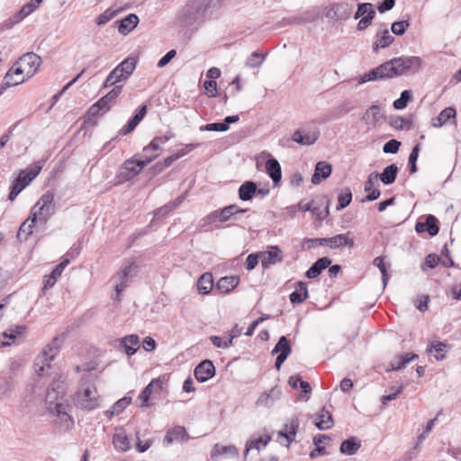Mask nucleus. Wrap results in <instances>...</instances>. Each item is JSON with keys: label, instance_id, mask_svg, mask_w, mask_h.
Wrapping results in <instances>:
<instances>
[{"label": "nucleus", "instance_id": "f257e3e1", "mask_svg": "<svg viewBox=\"0 0 461 461\" xmlns=\"http://www.w3.org/2000/svg\"><path fill=\"white\" fill-rule=\"evenodd\" d=\"M422 64V59L417 56L393 58L360 76L358 83L365 84L368 81L393 78L403 74H415L419 72Z\"/></svg>", "mask_w": 461, "mask_h": 461}, {"label": "nucleus", "instance_id": "f03ea898", "mask_svg": "<svg viewBox=\"0 0 461 461\" xmlns=\"http://www.w3.org/2000/svg\"><path fill=\"white\" fill-rule=\"evenodd\" d=\"M221 0H187L176 14V22L182 28L194 27L197 30L212 19L221 7Z\"/></svg>", "mask_w": 461, "mask_h": 461}, {"label": "nucleus", "instance_id": "7ed1b4c3", "mask_svg": "<svg viewBox=\"0 0 461 461\" xmlns=\"http://www.w3.org/2000/svg\"><path fill=\"white\" fill-rule=\"evenodd\" d=\"M122 91V86H115L104 96L92 104L85 115L80 130H85L88 126L94 127L97 125L96 117L99 115V113L104 109L106 111L110 110V103L114 101L121 95Z\"/></svg>", "mask_w": 461, "mask_h": 461}, {"label": "nucleus", "instance_id": "20e7f679", "mask_svg": "<svg viewBox=\"0 0 461 461\" xmlns=\"http://www.w3.org/2000/svg\"><path fill=\"white\" fill-rule=\"evenodd\" d=\"M76 407L83 411H93L100 406L99 395L95 384L83 382L74 397Z\"/></svg>", "mask_w": 461, "mask_h": 461}, {"label": "nucleus", "instance_id": "39448f33", "mask_svg": "<svg viewBox=\"0 0 461 461\" xmlns=\"http://www.w3.org/2000/svg\"><path fill=\"white\" fill-rule=\"evenodd\" d=\"M56 212L54 202V193L51 191L45 192L39 201L32 206L30 213H35L36 222L44 229L49 220Z\"/></svg>", "mask_w": 461, "mask_h": 461}, {"label": "nucleus", "instance_id": "423d86ee", "mask_svg": "<svg viewBox=\"0 0 461 461\" xmlns=\"http://www.w3.org/2000/svg\"><path fill=\"white\" fill-rule=\"evenodd\" d=\"M158 157V154L151 156L136 154L122 163L118 176L122 181H129L135 177L148 164Z\"/></svg>", "mask_w": 461, "mask_h": 461}, {"label": "nucleus", "instance_id": "0eeeda50", "mask_svg": "<svg viewBox=\"0 0 461 461\" xmlns=\"http://www.w3.org/2000/svg\"><path fill=\"white\" fill-rule=\"evenodd\" d=\"M349 232L345 234H337L330 238H305L303 240V246L307 249H312L317 246H327L331 249H339L341 247L353 248L355 245L354 240L348 237Z\"/></svg>", "mask_w": 461, "mask_h": 461}, {"label": "nucleus", "instance_id": "6e6552de", "mask_svg": "<svg viewBox=\"0 0 461 461\" xmlns=\"http://www.w3.org/2000/svg\"><path fill=\"white\" fill-rule=\"evenodd\" d=\"M42 165L37 162L32 167L21 170L19 176L12 182L8 199L14 201L17 195L40 174Z\"/></svg>", "mask_w": 461, "mask_h": 461}, {"label": "nucleus", "instance_id": "1a4fd4ad", "mask_svg": "<svg viewBox=\"0 0 461 461\" xmlns=\"http://www.w3.org/2000/svg\"><path fill=\"white\" fill-rule=\"evenodd\" d=\"M41 62L40 56L33 52H28L23 55L18 61L14 63L16 65H23V68L25 71L27 78L32 77L38 70Z\"/></svg>", "mask_w": 461, "mask_h": 461}, {"label": "nucleus", "instance_id": "9d476101", "mask_svg": "<svg viewBox=\"0 0 461 461\" xmlns=\"http://www.w3.org/2000/svg\"><path fill=\"white\" fill-rule=\"evenodd\" d=\"M438 220L433 214L425 216V221H418L415 224V230L417 233L427 231L430 237L436 236L439 231Z\"/></svg>", "mask_w": 461, "mask_h": 461}, {"label": "nucleus", "instance_id": "9b49d317", "mask_svg": "<svg viewBox=\"0 0 461 461\" xmlns=\"http://www.w3.org/2000/svg\"><path fill=\"white\" fill-rule=\"evenodd\" d=\"M194 377L200 383H203L215 375V366L212 360L205 359L200 362L194 368Z\"/></svg>", "mask_w": 461, "mask_h": 461}, {"label": "nucleus", "instance_id": "f8f14e48", "mask_svg": "<svg viewBox=\"0 0 461 461\" xmlns=\"http://www.w3.org/2000/svg\"><path fill=\"white\" fill-rule=\"evenodd\" d=\"M163 389V380L161 377L152 379L149 384L141 391L138 400L140 401V407H149V400L152 393H160Z\"/></svg>", "mask_w": 461, "mask_h": 461}, {"label": "nucleus", "instance_id": "ddd939ff", "mask_svg": "<svg viewBox=\"0 0 461 461\" xmlns=\"http://www.w3.org/2000/svg\"><path fill=\"white\" fill-rule=\"evenodd\" d=\"M138 266L134 262L125 266L119 273L118 276L121 282L115 285L116 296L113 300H120V294L126 289L127 282L130 281L131 273L134 271L137 274Z\"/></svg>", "mask_w": 461, "mask_h": 461}, {"label": "nucleus", "instance_id": "4468645a", "mask_svg": "<svg viewBox=\"0 0 461 461\" xmlns=\"http://www.w3.org/2000/svg\"><path fill=\"white\" fill-rule=\"evenodd\" d=\"M147 104L140 105L134 112L133 115L130 118L127 123L120 130L121 135H126L131 132L137 125L142 121L147 113Z\"/></svg>", "mask_w": 461, "mask_h": 461}, {"label": "nucleus", "instance_id": "2eb2a0df", "mask_svg": "<svg viewBox=\"0 0 461 461\" xmlns=\"http://www.w3.org/2000/svg\"><path fill=\"white\" fill-rule=\"evenodd\" d=\"M33 228H41L36 222L35 213H30L29 217L21 224L18 232L17 239L19 241H26L32 234Z\"/></svg>", "mask_w": 461, "mask_h": 461}, {"label": "nucleus", "instance_id": "dca6fc26", "mask_svg": "<svg viewBox=\"0 0 461 461\" xmlns=\"http://www.w3.org/2000/svg\"><path fill=\"white\" fill-rule=\"evenodd\" d=\"M377 40L373 42L372 49L375 52H378L379 49H384L390 46L394 38L390 34L385 24H382L376 33Z\"/></svg>", "mask_w": 461, "mask_h": 461}, {"label": "nucleus", "instance_id": "f3484780", "mask_svg": "<svg viewBox=\"0 0 461 461\" xmlns=\"http://www.w3.org/2000/svg\"><path fill=\"white\" fill-rule=\"evenodd\" d=\"M283 261V254L277 246H269L267 251L261 252V264L264 268Z\"/></svg>", "mask_w": 461, "mask_h": 461}, {"label": "nucleus", "instance_id": "a211bd4d", "mask_svg": "<svg viewBox=\"0 0 461 461\" xmlns=\"http://www.w3.org/2000/svg\"><path fill=\"white\" fill-rule=\"evenodd\" d=\"M298 428L299 419L297 417H294L289 420V422L285 423L283 429L278 432V438H285L286 446H289L294 441Z\"/></svg>", "mask_w": 461, "mask_h": 461}, {"label": "nucleus", "instance_id": "6ab92c4d", "mask_svg": "<svg viewBox=\"0 0 461 461\" xmlns=\"http://www.w3.org/2000/svg\"><path fill=\"white\" fill-rule=\"evenodd\" d=\"M332 173V166L326 161H319L315 165L313 175L312 176V183L319 185L326 180Z\"/></svg>", "mask_w": 461, "mask_h": 461}, {"label": "nucleus", "instance_id": "aec40b11", "mask_svg": "<svg viewBox=\"0 0 461 461\" xmlns=\"http://www.w3.org/2000/svg\"><path fill=\"white\" fill-rule=\"evenodd\" d=\"M399 172V167L396 164L393 163L384 168L382 173L376 172L375 179H380L384 185H389L395 182Z\"/></svg>", "mask_w": 461, "mask_h": 461}, {"label": "nucleus", "instance_id": "412c9836", "mask_svg": "<svg viewBox=\"0 0 461 461\" xmlns=\"http://www.w3.org/2000/svg\"><path fill=\"white\" fill-rule=\"evenodd\" d=\"M319 137L320 132L318 131H315L312 133H303V130L298 129L293 133L292 140L300 145L310 146L314 144Z\"/></svg>", "mask_w": 461, "mask_h": 461}, {"label": "nucleus", "instance_id": "4be33fe9", "mask_svg": "<svg viewBox=\"0 0 461 461\" xmlns=\"http://www.w3.org/2000/svg\"><path fill=\"white\" fill-rule=\"evenodd\" d=\"M331 262V259L328 257L318 258L306 271L305 276L309 279H314L318 277L324 269L330 267Z\"/></svg>", "mask_w": 461, "mask_h": 461}, {"label": "nucleus", "instance_id": "5701e85b", "mask_svg": "<svg viewBox=\"0 0 461 461\" xmlns=\"http://www.w3.org/2000/svg\"><path fill=\"white\" fill-rule=\"evenodd\" d=\"M68 264L69 258H64L58 266H56V267L49 276H45L43 279V289L52 287L56 284L58 278L61 276L62 272Z\"/></svg>", "mask_w": 461, "mask_h": 461}, {"label": "nucleus", "instance_id": "b1692460", "mask_svg": "<svg viewBox=\"0 0 461 461\" xmlns=\"http://www.w3.org/2000/svg\"><path fill=\"white\" fill-rule=\"evenodd\" d=\"M139 17L135 14H130L122 20L116 21L118 24V32L122 35L129 34L138 24Z\"/></svg>", "mask_w": 461, "mask_h": 461}, {"label": "nucleus", "instance_id": "393cba45", "mask_svg": "<svg viewBox=\"0 0 461 461\" xmlns=\"http://www.w3.org/2000/svg\"><path fill=\"white\" fill-rule=\"evenodd\" d=\"M314 424L320 430L331 429L334 426L332 414L325 407H322L317 414Z\"/></svg>", "mask_w": 461, "mask_h": 461}, {"label": "nucleus", "instance_id": "a878e982", "mask_svg": "<svg viewBox=\"0 0 461 461\" xmlns=\"http://www.w3.org/2000/svg\"><path fill=\"white\" fill-rule=\"evenodd\" d=\"M309 297L307 284L303 281L296 283L295 290L289 295L291 303L299 304L303 303Z\"/></svg>", "mask_w": 461, "mask_h": 461}, {"label": "nucleus", "instance_id": "bb28decb", "mask_svg": "<svg viewBox=\"0 0 461 461\" xmlns=\"http://www.w3.org/2000/svg\"><path fill=\"white\" fill-rule=\"evenodd\" d=\"M189 439V435L186 429L182 426H176L168 430L164 438V443L171 444L174 441H186Z\"/></svg>", "mask_w": 461, "mask_h": 461}, {"label": "nucleus", "instance_id": "cd10ccee", "mask_svg": "<svg viewBox=\"0 0 461 461\" xmlns=\"http://www.w3.org/2000/svg\"><path fill=\"white\" fill-rule=\"evenodd\" d=\"M31 7V5H27L25 4L19 11H17L15 14H14L11 17H9L7 20L4 22V28L11 29L15 24L23 21L25 17L30 15L32 13Z\"/></svg>", "mask_w": 461, "mask_h": 461}, {"label": "nucleus", "instance_id": "c85d7f7f", "mask_svg": "<svg viewBox=\"0 0 461 461\" xmlns=\"http://www.w3.org/2000/svg\"><path fill=\"white\" fill-rule=\"evenodd\" d=\"M266 171L274 184L276 185L281 181L282 170L277 159L271 157L266 161Z\"/></svg>", "mask_w": 461, "mask_h": 461}, {"label": "nucleus", "instance_id": "c756f323", "mask_svg": "<svg viewBox=\"0 0 461 461\" xmlns=\"http://www.w3.org/2000/svg\"><path fill=\"white\" fill-rule=\"evenodd\" d=\"M233 206H225L222 209L215 210L207 216L209 222H214L219 221L220 222H225L233 216Z\"/></svg>", "mask_w": 461, "mask_h": 461}, {"label": "nucleus", "instance_id": "7c9ffc66", "mask_svg": "<svg viewBox=\"0 0 461 461\" xmlns=\"http://www.w3.org/2000/svg\"><path fill=\"white\" fill-rule=\"evenodd\" d=\"M240 283V277L237 276L221 277L217 284L216 289L222 294H228L232 291Z\"/></svg>", "mask_w": 461, "mask_h": 461}, {"label": "nucleus", "instance_id": "2f4dec72", "mask_svg": "<svg viewBox=\"0 0 461 461\" xmlns=\"http://www.w3.org/2000/svg\"><path fill=\"white\" fill-rule=\"evenodd\" d=\"M361 447V441L357 437H349L342 441L339 451L343 455L352 456Z\"/></svg>", "mask_w": 461, "mask_h": 461}, {"label": "nucleus", "instance_id": "473e14b6", "mask_svg": "<svg viewBox=\"0 0 461 461\" xmlns=\"http://www.w3.org/2000/svg\"><path fill=\"white\" fill-rule=\"evenodd\" d=\"M258 191L257 184L253 181L244 182L239 188V197L242 201H250Z\"/></svg>", "mask_w": 461, "mask_h": 461}, {"label": "nucleus", "instance_id": "72a5a7b5", "mask_svg": "<svg viewBox=\"0 0 461 461\" xmlns=\"http://www.w3.org/2000/svg\"><path fill=\"white\" fill-rule=\"evenodd\" d=\"M137 64V59L133 57H128L122 60L115 68L119 74L122 75L124 80H126L134 71Z\"/></svg>", "mask_w": 461, "mask_h": 461}, {"label": "nucleus", "instance_id": "f704fd0d", "mask_svg": "<svg viewBox=\"0 0 461 461\" xmlns=\"http://www.w3.org/2000/svg\"><path fill=\"white\" fill-rule=\"evenodd\" d=\"M197 290L201 294H208L213 287L212 275L209 272L200 276L197 281Z\"/></svg>", "mask_w": 461, "mask_h": 461}, {"label": "nucleus", "instance_id": "c9c22d12", "mask_svg": "<svg viewBox=\"0 0 461 461\" xmlns=\"http://www.w3.org/2000/svg\"><path fill=\"white\" fill-rule=\"evenodd\" d=\"M139 344V337L135 334L125 336L121 339V346L124 348L125 352L129 357L136 353Z\"/></svg>", "mask_w": 461, "mask_h": 461}, {"label": "nucleus", "instance_id": "e433bc0d", "mask_svg": "<svg viewBox=\"0 0 461 461\" xmlns=\"http://www.w3.org/2000/svg\"><path fill=\"white\" fill-rule=\"evenodd\" d=\"M419 358V356L415 353H405L403 355L396 356L395 359L391 362V369L392 370H401L405 368L407 364L411 361Z\"/></svg>", "mask_w": 461, "mask_h": 461}, {"label": "nucleus", "instance_id": "4c0bfd02", "mask_svg": "<svg viewBox=\"0 0 461 461\" xmlns=\"http://www.w3.org/2000/svg\"><path fill=\"white\" fill-rule=\"evenodd\" d=\"M271 436L266 435L264 438L260 437L256 439H249L246 442L245 449H244V456L246 457L250 449L256 448L257 450H260L261 447H267V445L270 442Z\"/></svg>", "mask_w": 461, "mask_h": 461}, {"label": "nucleus", "instance_id": "58836bf2", "mask_svg": "<svg viewBox=\"0 0 461 461\" xmlns=\"http://www.w3.org/2000/svg\"><path fill=\"white\" fill-rule=\"evenodd\" d=\"M456 116V110L452 107L445 108L440 112V113L432 119V126L434 127H441L444 123H446L450 118H454Z\"/></svg>", "mask_w": 461, "mask_h": 461}, {"label": "nucleus", "instance_id": "ea45409f", "mask_svg": "<svg viewBox=\"0 0 461 461\" xmlns=\"http://www.w3.org/2000/svg\"><path fill=\"white\" fill-rule=\"evenodd\" d=\"M449 346L444 342L433 341L428 348L427 353L430 354L434 350L437 354L435 357L437 360H443L446 357L447 348Z\"/></svg>", "mask_w": 461, "mask_h": 461}, {"label": "nucleus", "instance_id": "a19ab883", "mask_svg": "<svg viewBox=\"0 0 461 461\" xmlns=\"http://www.w3.org/2000/svg\"><path fill=\"white\" fill-rule=\"evenodd\" d=\"M113 444L116 450L126 452L130 448V440L126 434L116 433L113 437Z\"/></svg>", "mask_w": 461, "mask_h": 461}, {"label": "nucleus", "instance_id": "79ce46f5", "mask_svg": "<svg viewBox=\"0 0 461 461\" xmlns=\"http://www.w3.org/2000/svg\"><path fill=\"white\" fill-rule=\"evenodd\" d=\"M335 10L338 17V21H345L348 20L352 13L353 6L348 3H334Z\"/></svg>", "mask_w": 461, "mask_h": 461}, {"label": "nucleus", "instance_id": "37998d69", "mask_svg": "<svg viewBox=\"0 0 461 461\" xmlns=\"http://www.w3.org/2000/svg\"><path fill=\"white\" fill-rule=\"evenodd\" d=\"M292 351L290 340L285 337L282 336L279 338L277 343L274 347V348L271 351L272 355L275 354H285V355H290Z\"/></svg>", "mask_w": 461, "mask_h": 461}, {"label": "nucleus", "instance_id": "c03bdc74", "mask_svg": "<svg viewBox=\"0 0 461 461\" xmlns=\"http://www.w3.org/2000/svg\"><path fill=\"white\" fill-rule=\"evenodd\" d=\"M390 125L396 130H411L413 128V122L411 119H405L402 116H395L391 118Z\"/></svg>", "mask_w": 461, "mask_h": 461}, {"label": "nucleus", "instance_id": "a18cd8bd", "mask_svg": "<svg viewBox=\"0 0 461 461\" xmlns=\"http://www.w3.org/2000/svg\"><path fill=\"white\" fill-rule=\"evenodd\" d=\"M420 149V143H417L411 149L409 159H408V169L410 174H414L418 171L417 167V160L419 157V152Z\"/></svg>", "mask_w": 461, "mask_h": 461}, {"label": "nucleus", "instance_id": "49530a36", "mask_svg": "<svg viewBox=\"0 0 461 461\" xmlns=\"http://www.w3.org/2000/svg\"><path fill=\"white\" fill-rule=\"evenodd\" d=\"M352 196L351 190L348 187L345 188L338 196L337 210L339 211L348 207L352 201Z\"/></svg>", "mask_w": 461, "mask_h": 461}, {"label": "nucleus", "instance_id": "de8ad7c7", "mask_svg": "<svg viewBox=\"0 0 461 461\" xmlns=\"http://www.w3.org/2000/svg\"><path fill=\"white\" fill-rule=\"evenodd\" d=\"M384 258H385L384 256H378L373 260V265L376 267L381 272L384 286L387 285L389 279V275L387 273V267L384 263Z\"/></svg>", "mask_w": 461, "mask_h": 461}, {"label": "nucleus", "instance_id": "09e8293b", "mask_svg": "<svg viewBox=\"0 0 461 461\" xmlns=\"http://www.w3.org/2000/svg\"><path fill=\"white\" fill-rule=\"evenodd\" d=\"M411 100V94L409 90H404L401 93V95L398 99H396L393 106L395 110H402L404 109L408 103Z\"/></svg>", "mask_w": 461, "mask_h": 461}, {"label": "nucleus", "instance_id": "8fccbe9b", "mask_svg": "<svg viewBox=\"0 0 461 461\" xmlns=\"http://www.w3.org/2000/svg\"><path fill=\"white\" fill-rule=\"evenodd\" d=\"M265 59V55L255 51L248 57L246 66L249 68H258L264 62Z\"/></svg>", "mask_w": 461, "mask_h": 461}, {"label": "nucleus", "instance_id": "3c124183", "mask_svg": "<svg viewBox=\"0 0 461 461\" xmlns=\"http://www.w3.org/2000/svg\"><path fill=\"white\" fill-rule=\"evenodd\" d=\"M410 25L411 23L409 20L394 22L391 26V30L393 34L401 36L405 33Z\"/></svg>", "mask_w": 461, "mask_h": 461}, {"label": "nucleus", "instance_id": "603ef678", "mask_svg": "<svg viewBox=\"0 0 461 461\" xmlns=\"http://www.w3.org/2000/svg\"><path fill=\"white\" fill-rule=\"evenodd\" d=\"M124 80L122 74H119V72L116 70V68H113L104 83V87L108 88L113 86H114L116 83Z\"/></svg>", "mask_w": 461, "mask_h": 461}, {"label": "nucleus", "instance_id": "864d4df0", "mask_svg": "<svg viewBox=\"0 0 461 461\" xmlns=\"http://www.w3.org/2000/svg\"><path fill=\"white\" fill-rule=\"evenodd\" d=\"M85 71L86 69H83L75 78H73L70 82L65 85L59 92H58L52 96L50 108H52L55 105V104L59 101L60 96L78 80V78L85 73Z\"/></svg>", "mask_w": 461, "mask_h": 461}, {"label": "nucleus", "instance_id": "5fc2aeb1", "mask_svg": "<svg viewBox=\"0 0 461 461\" xmlns=\"http://www.w3.org/2000/svg\"><path fill=\"white\" fill-rule=\"evenodd\" d=\"M372 117L371 122L376 123L383 118V113L378 105H372L365 113L364 118Z\"/></svg>", "mask_w": 461, "mask_h": 461}, {"label": "nucleus", "instance_id": "6e6d98bb", "mask_svg": "<svg viewBox=\"0 0 461 461\" xmlns=\"http://www.w3.org/2000/svg\"><path fill=\"white\" fill-rule=\"evenodd\" d=\"M375 16V11L374 9L369 10L367 14H366L364 17H362L360 19V21L358 22L357 26V30L358 31L366 30L368 26H370L372 24V22H373Z\"/></svg>", "mask_w": 461, "mask_h": 461}, {"label": "nucleus", "instance_id": "4d7b16f0", "mask_svg": "<svg viewBox=\"0 0 461 461\" xmlns=\"http://www.w3.org/2000/svg\"><path fill=\"white\" fill-rule=\"evenodd\" d=\"M25 81L24 77L14 79L13 75V69H9L5 76L4 77V80L2 84L6 86L7 88L10 86H14L17 85H20Z\"/></svg>", "mask_w": 461, "mask_h": 461}, {"label": "nucleus", "instance_id": "13d9d810", "mask_svg": "<svg viewBox=\"0 0 461 461\" xmlns=\"http://www.w3.org/2000/svg\"><path fill=\"white\" fill-rule=\"evenodd\" d=\"M229 129L227 128V124H225L224 121L220 122H212L207 123L200 127V131H226Z\"/></svg>", "mask_w": 461, "mask_h": 461}, {"label": "nucleus", "instance_id": "bf43d9fd", "mask_svg": "<svg viewBox=\"0 0 461 461\" xmlns=\"http://www.w3.org/2000/svg\"><path fill=\"white\" fill-rule=\"evenodd\" d=\"M401 141L392 139L384 143L383 151L386 154H396L399 151Z\"/></svg>", "mask_w": 461, "mask_h": 461}, {"label": "nucleus", "instance_id": "052dcab7", "mask_svg": "<svg viewBox=\"0 0 461 461\" xmlns=\"http://www.w3.org/2000/svg\"><path fill=\"white\" fill-rule=\"evenodd\" d=\"M234 339V336H229V338L225 340H222V339L219 336H212L210 338L212 345L216 348H227L232 344V340Z\"/></svg>", "mask_w": 461, "mask_h": 461}, {"label": "nucleus", "instance_id": "680f3d73", "mask_svg": "<svg viewBox=\"0 0 461 461\" xmlns=\"http://www.w3.org/2000/svg\"><path fill=\"white\" fill-rule=\"evenodd\" d=\"M27 330L26 326L24 325H17L14 328L9 329V332L5 331L3 333V336L5 338H9L12 340H14L19 335H22Z\"/></svg>", "mask_w": 461, "mask_h": 461}, {"label": "nucleus", "instance_id": "e2e57ef3", "mask_svg": "<svg viewBox=\"0 0 461 461\" xmlns=\"http://www.w3.org/2000/svg\"><path fill=\"white\" fill-rule=\"evenodd\" d=\"M176 205L175 203H167L164 206H161L160 208H158L154 212V217L158 220L166 217L170 212H172Z\"/></svg>", "mask_w": 461, "mask_h": 461}, {"label": "nucleus", "instance_id": "0e129e2a", "mask_svg": "<svg viewBox=\"0 0 461 461\" xmlns=\"http://www.w3.org/2000/svg\"><path fill=\"white\" fill-rule=\"evenodd\" d=\"M117 14V11L105 10L103 14L97 16L95 22L97 25H104L111 21Z\"/></svg>", "mask_w": 461, "mask_h": 461}, {"label": "nucleus", "instance_id": "69168bd1", "mask_svg": "<svg viewBox=\"0 0 461 461\" xmlns=\"http://www.w3.org/2000/svg\"><path fill=\"white\" fill-rule=\"evenodd\" d=\"M374 9L373 5L371 3H360L357 5V9L354 14V19H359L360 17H364L369 10Z\"/></svg>", "mask_w": 461, "mask_h": 461}, {"label": "nucleus", "instance_id": "338daca9", "mask_svg": "<svg viewBox=\"0 0 461 461\" xmlns=\"http://www.w3.org/2000/svg\"><path fill=\"white\" fill-rule=\"evenodd\" d=\"M58 353L59 351H54V348L47 345L42 351L44 365L50 366V362L55 358Z\"/></svg>", "mask_w": 461, "mask_h": 461}, {"label": "nucleus", "instance_id": "774afa93", "mask_svg": "<svg viewBox=\"0 0 461 461\" xmlns=\"http://www.w3.org/2000/svg\"><path fill=\"white\" fill-rule=\"evenodd\" d=\"M203 88L206 91V95L209 97H215L218 94L217 92V83L215 80H206L203 83Z\"/></svg>", "mask_w": 461, "mask_h": 461}]
</instances>
